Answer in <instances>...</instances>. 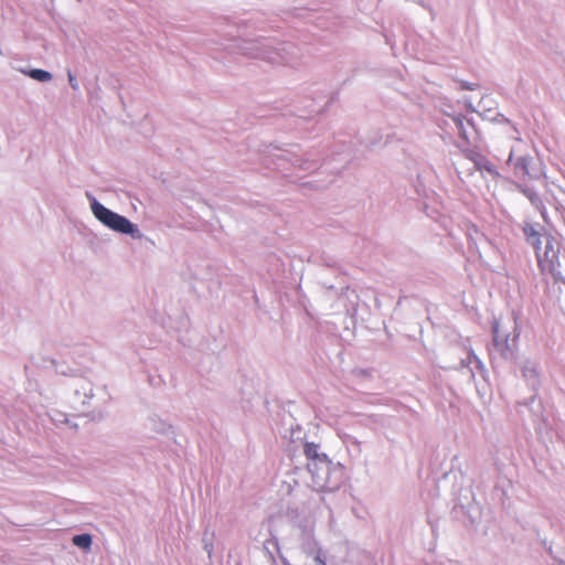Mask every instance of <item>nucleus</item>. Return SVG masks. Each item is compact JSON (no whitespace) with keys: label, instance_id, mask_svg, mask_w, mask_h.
Listing matches in <instances>:
<instances>
[{"label":"nucleus","instance_id":"nucleus-1","mask_svg":"<svg viewBox=\"0 0 565 565\" xmlns=\"http://www.w3.org/2000/svg\"><path fill=\"white\" fill-rule=\"evenodd\" d=\"M232 52L253 58L265 60L271 64H294L299 50L291 42H276L270 39L235 40L230 46Z\"/></svg>","mask_w":565,"mask_h":565},{"label":"nucleus","instance_id":"nucleus-2","mask_svg":"<svg viewBox=\"0 0 565 565\" xmlns=\"http://www.w3.org/2000/svg\"><path fill=\"white\" fill-rule=\"evenodd\" d=\"M491 333L492 343L489 348V354L492 364L498 360L513 362L518 358L516 352L521 334L515 312H512V318L507 323L493 318Z\"/></svg>","mask_w":565,"mask_h":565},{"label":"nucleus","instance_id":"nucleus-3","mask_svg":"<svg viewBox=\"0 0 565 565\" xmlns=\"http://www.w3.org/2000/svg\"><path fill=\"white\" fill-rule=\"evenodd\" d=\"M307 469L311 476V487L318 492H333L344 481L343 466L329 458L317 463H307Z\"/></svg>","mask_w":565,"mask_h":565},{"label":"nucleus","instance_id":"nucleus-4","mask_svg":"<svg viewBox=\"0 0 565 565\" xmlns=\"http://www.w3.org/2000/svg\"><path fill=\"white\" fill-rule=\"evenodd\" d=\"M86 196L89 200L93 215L104 226L116 233L129 235L134 239H141L143 237L138 225L132 223L129 218L106 207L89 192L86 193Z\"/></svg>","mask_w":565,"mask_h":565},{"label":"nucleus","instance_id":"nucleus-5","mask_svg":"<svg viewBox=\"0 0 565 565\" xmlns=\"http://www.w3.org/2000/svg\"><path fill=\"white\" fill-rule=\"evenodd\" d=\"M513 362L526 385L536 392L541 384L537 359L522 355L518 356Z\"/></svg>","mask_w":565,"mask_h":565},{"label":"nucleus","instance_id":"nucleus-6","mask_svg":"<svg viewBox=\"0 0 565 565\" xmlns=\"http://www.w3.org/2000/svg\"><path fill=\"white\" fill-rule=\"evenodd\" d=\"M539 265L544 270L554 273L559 267V248L555 239L551 236L545 237L544 248L541 247L536 253Z\"/></svg>","mask_w":565,"mask_h":565},{"label":"nucleus","instance_id":"nucleus-7","mask_svg":"<svg viewBox=\"0 0 565 565\" xmlns=\"http://www.w3.org/2000/svg\"><path fill=\"white\" fill-rule=\"evenodd\" d=\"M467 158L473 163L475 169L481 172V174L487 173L492 180L499 178L500 174L497 167L483 154L471 150L467 153Z\"/></svg>","mask_w":565,"mask_h":565},{"label":"nucleus","instance_id":"nucleus-8","mask_svg":"<svg viewBox=\"0 0 565 565\" xmlns=\"http://www.w3.org/2000/svg\"><path fill=\"white\" fill-rule=\"evenodd\" d=\"M522 232L525 242L534 248L535 253L541 249L544 227L540 223L524 222Z\"/></svg>","mask_w":565,"mask_h":565},{"label":"nucleus","instance_id":"nucleus-9","mask_svg":"<svg viewBox=\"0 0 565 565\" xmlns=\"http://www.w3.org/2000/svg\"><path fill=\"white\" fill-rule=\"evenodd\" d=\"M303 454L307 458V463H317L327 460L328 455L321 451V446L316 443L306 441L303 444Z\"/></svg>","mask_w":565,"mask_h":565},{"label":"nucleus","instance_id":"nucleus-10","mask_svg":"<svg viewBox=\"0 0 565 565\" xmlns=\"http://www.w3.org/2000/svg\"><path fill=\"white\" fill-rule=\"evenodd\" d=\"M518 189L520 192L531 202L532 206L540 211L541 214L544 216L545 214V205L543 203V200L541 199L540 194L531 186L527 185H518Z\"/></svg>","mask_w":565,"mask_h":565},{"label":"nucleus","instance_id":"nucleus-11","mask_svg":"<svg viewBox=\"0 0 565 565\" xmlns=\"http://www.w3.org/2000/svg\"><path fill=\"white\" fill-rule=\"evenodd\" d=\"M532 161L533 159L530 156H521L515 160L514 168L530 178H539V173L531 167Z\"/></svg>","mask_w":565,"mask_h":565},{"label":"nucleus","instance_id":"nucleus-12","mask_svg":"<svg viewBox=\"0 0 565 565\" xmlns=\"http://www.w3.org/2000/svg\"><path fill=\"white\" fill-rule=\"evenodd\" d=\"M452 121H454V125H455L459 136L463 140L468 141L469 140L468 127L473 129V124L469 119H467L463 115H457V116L452 117Z\"/></svg>","mask_w":565,"mask_h":565},{"label":"nucleus","instance_id":"nucleus-13","mask_svg":"<svg viewBox=\"0 0 565 565\" xmlns=\"http://www.w3.org/2000/svg\"><path fill=\"white\" fill-rule=\"evenodd\" d=\"M302 550L306 554L313 556L318 553V551H321L318 547V543L310 531L303 532Z\"/></svg>","mask_w":565,"mask_h":565},{"label":"nucleus","instance_id":"nucleus-14","mask_svg":"<svg viewBox=\"0 0 565 565\" xmlns=\"http://www.w3.org/2000/svg\"><path fill=\"white\" fill-rule=\"evenodd\" d=\"M30 78L38 81L40 83H46L52 79V74L49 71L42 68H31L28 71H22Z\"/></svg>","mask_w":565,"mask_h":565},{"label":"nucleus","instance_id":"nucleus-15","mask_svg":"<svg viewBox=\"0 0 565 565\" xmlns=\"http://www.w3.org/2000/svg\"><path fill=\"white\" fill-rule=\"evenodd\" d=\"M468 364H475L476 371L484 381H487L488 370L486 369L483 362L475 354L473 351H470L468 354Z\"/></svg>","mask_w":565,"mask_h":565},{"label":"nucleus","instance_id":"nucleus-16","mask_svg":"<svg viewBox=\"0 0 565 565\" xmlns=\"http://www.w3.org/2000/svg\"><path fill=\"white\" fill-rule=\"evenodd\" d=\"M73 544L79 548L87 550L92 546V536L87 533L77 534L73 536Z\"/></svg>","mask_w":565,"mask_h":565},{"label":"nucleus","instance_id":"nucleus-17","mask_svg":"<svg viewBox=\"0 0 565 565\" xmlns=\"http://www.w3.org/2000/svg\"><path fill=\"white\" fill-rule=\"evenodd\" d=\"M213 537L214 532H210L209 529H205L202 537L203 550L206 552L209 558H212L213 554Z\"/></svg>","mask_w":565,"mask_h":565},{"label":"nucleus","instance_id":"nucleus-18","mask_svg":"<svg viewBox=\"0 0 565 565\" xmlns=\"http://www.w3.org/2000/svg\"><path fill=\"white\" fill-rule=\"evenodd\" d=\"M345 443H347V447H348L349 452L352 456L359 457L360 454H361L360 441L358 439H355L354 437H348Z\"/></svg>","mask_w":565,"mask_h":565},{"label":"nucleus","instance_id":"nucleus-19","mask_svg":"<svg viewBox=\"0 0 565 565\" xmlns=\"http://www.w3.org/2000/svg\"><path fill=\"white\" fill-rule=\"evenodd\" d=\"M292 164L303 170H309L315 167V163L312 161H310L309 159H302L298 156H292Z\"/></svg>","mask_w":565,"mask_h":565},{"label":"nucleus","instance_id":"nucleus-20","mask_svg":"<svg viewBox=\"0 0 565 565\" xmlns=\"http://www.w3.org/2000/svg\"><path fill=\"white\" fill-rule=\"evenodd\" d=\"M152 422V429L156 430L159 434H168L171 429V426L167 424L166 422H157L154 418H151Z\"/></svg>","mask_w":565,"mask_h":565},{"label":"nucleus","instance_id":"nucleus-21","mask_svg":"<svg viewBox=\"0 0 565 565\" xmlns=\"http://www.w3.org/2000/svg\"><path fill=\"white\" fill-rule=\"evenodd\" d=\"M301 441L302 440V428L297 425L296 427H294L291 425L290 427V441L291 443H296V441Z\"/></svg>","mask_w":565,"mask_h":565},{"label":"nucleus","instance_id":"nucleus-22","mask_svg":"<svg viewBox=\"0 0 565 565\" xmlns=\"http://www.w3.org/2000/svg\"><path fill=\"white\" fill-rule=\"evenodd\" d=\"M84 399L82 401V404H86V399H90L93 397V388L89 383H86L85 386L82 387Z\"/></svg>","mask_w":565,"mask_h":565},{"label":"nucleus","instance_id":"nucleus-23","mask_svg":"<svg viewBox=\"0 0 565 565\" xmlns=\"http://www.w3.org/2000/svg\"><path fill=\"white\" fill-rule=\"evenodd\" d=\"M67 77H68L70 86L74 90H78L79 89V83H78V81L76 79V77L73 75V73L71 71H67Z\"/></svg>","mask_w":565,"mask_h":565},{"label":"nucleus","instance_id":"nucleus-24","mask_svg":"<svg viewBox=\"0 0 565 565\" xmlns=\"http://www.w3.org/2000/svg\"><path fill=\"white\" fill-rule=\"evenodd\" d=\"M476 87H477V84L465 82V81L460 82V89L475 90Z\"/></svg>","mask_w":565,"mask_h":565},{"label":"nucleus","instance_id":"nucleus-25","mask_svg":"<svg viewBox=\"0 0 565 565\" xmlns=\"http://www.w3.org/2000/svg\"><path fill=\"white\" fill-rule=\"evenodd\" d=\"M313 558H315L316 565H327L326 558L322 555L321 551H318V553L315 555Z\"/></svg>","mask_w":565,"mask_h":565},{"label":"nucleus","instance_id":"nucleus-26","mask_svg":"<svg viewBox=\"0 0 565 565\" xmlns=\"http://www.w3.org/2000/svg\"><path fill=\"white\" fill-rule=\"evenodd\" d=\"M288 156L289 153L285 152L284 154H278V158L282 157L284 159L290 160L292 162V157L289 158Z\"/></svg>","mask_w":565,"mask_h":565},{"label":"nucleus","instance_id":"nucleus-27","mask_svg":"<svg viewBox=\"0 0 565 565\" xmlns=\"http://www.w3.org/2000/svg\"><path fill=\"white\" fill-rule=\"evenodd\" d=\"M512 158H513V152L511 151V152H510V156H509V158H508V162H511V161H512Z\"/></svg>","mask_w":565,"mask_h":565},{"label":"nucleus","instance_id":"nucleus-28","mask_svg":"<svg viewBox=\"0 0 565 565\" xmlns=\"http://www.w3.org/2000/svg\"><path fill=\"white\" fill-rule=\"evenodd\" d=\"M470 372H471V376L475 377L476 376V371L473 369H470Z\"/></svg>","mask_w":565,"mask_h":565},{"label":"nucleus","instance_id":"nucleus-29","mask_svg":"<svg viewBox=\"0 0 565 565\" xmlns=\"http://www.w3.org/2000/svg\"><path fill=\"white\" fill-rule=\"evenodd\" d=\"M367 146H375V141H370Z\"/></svg>","mask_w":565,"mask_h":565}]
</instances>
